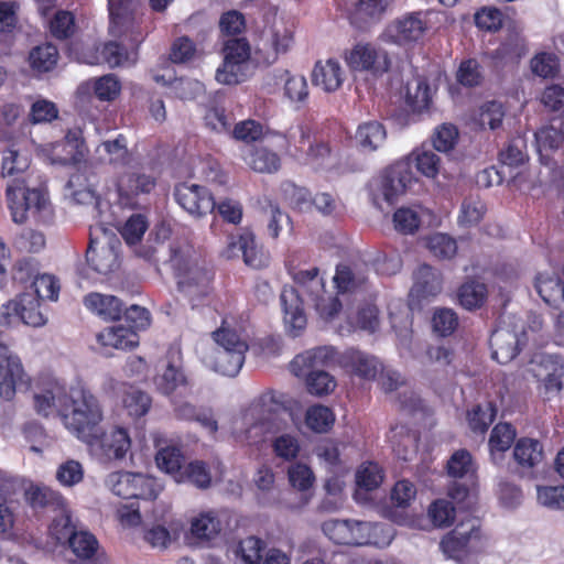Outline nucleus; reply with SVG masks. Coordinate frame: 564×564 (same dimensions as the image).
I'll return each mask as SVG.
<instances>
[{"mask_svg":"<svg viewBox=\"0 0 564 564\" xmlns=\"http://www.w3.org/2000/svg\"><path fill=\"white\" fill-rule=\"evenodd\" d=\"M296 288L284 289L281 302L284 308V321L292 336L296 337L306 326V316L300 303L311 302L324 319H330L341 308L337 297L325 291L323 279L318 278V269L299 271L294 274Z\"/></svg>","mask_w":564,"mask_h":564,"instance_id":"f257e3e1","label":"nucleus"},{"mask_svg":"<svg viewBox=\"0 0 564 564\" xmlns=\"http://www.w3.org/2000/svg\"><path fill=\"white\" fill-rule=\"evenodd\" d=\"M64 426L82 442L90 440L101 427L102 408L98 399L84 388H73L61 405Z\"/></svg>","mask_w":564,"mask_h":564,"instance_id":"f03ea898","label":"nucleus"},{"mask_svg":"<svg viewBox=\"0 0 564 564\" xmlns=\"http://www.w3.org/2000/svg\"><path fill=\"white\" fill-rule=\"evenodd\" d=\"M7 198L11 210L12 220L17 224H24L31 217L35 220H46L51 204L46 189L35 184L33 178L31 183L22 185V188H15L11 184L7 189Z\"/></svg>","mask_w":564,"mask_h":564,"instance_id":"7ed1b4c3","label":"nucleus"},{"mask_svg":"<svg viewBox=\"0 0 564 564\" xmlns=\"http://www.w3.org/2000/svg\"><path fill=\"white\" fill-rule=\"evenodd\" d=\"M485 546L486 536L478 518L460 521L440 542V549L445 557L457 563H463L470 554L482 551Z\"/></svg>","mask_w":564,"mask_h":564,"instance_id":"20e7f679","label":"nucleus"},{"mask_svg":"<svg viewBox=\"0 0 564 564\" xmlns=\"http://www.w3.org/2000/svg\"><path fill=\"white\" fill-rule=\"evenodd\" d=\"M213 338L217 344L212 356L214 370L224 376L235 377L240 371L249 349L247 336L223 326L213 333Z\"/></svg>","mask_w":564,"mask_h":564,"instance_id":"39448f33","label":"nucleus"},{"mask_svg":"<svg viewBox=\"0 0 564 564\" xmlns=\"http://www.w3.org/2000/svg\"><path fill=\"white\" fill-rule=\"evenodd\" d=\"M330 354L326 348H317L305 354L297 355L291 362V371L296 377H306V386L312 394L324 395L330 393L335 387V379L326 371L318 369Z\"/></svg>","mask_w":564,"mask_h":564,"instance_id":"423d86ee","label":"nucleus"},{"mask_svg":"<svg viewBox=\"0 0 564 564\" xmlns=\"http://www.w3.org/2000/svg\"><path fill=\"white\" fill-rule=\"evenodd\" d=\"M108 6L110 33L116 37H123L131 47H138L144 39L139 0H108Z\"/></svg>","mask_w":564,"mask_h":564,"instance_id":"0eeeda50","label":"nucleus"},{"mask_svg":"<svg viewBox=\"0 0 564 564\" xmlns=\"http://www.w3.org/2000/svg\"><path fill=\"white\" fill-rule=\"evenodd\" d=\"M528 343L525 325L521 319H503L492 332L490 347L499 364L512 361Z\"/></svg>","mask_w":564,"mask_h":564,"instance_id":"6e6552de","label":"nucleus"},{"mask_svg":"<svg viewBox=\"0 0 564 564\" xmlns=\"http://www.w3.org/2000/svg\"><path fill=\"white\" fill-rule=\"evenodd\" d=\"M107 487L123 499L154 500L161 487L154 478L130 471H116L108 475Z\"/></svg>","mask_w":564,"mask_h":564,"instance_id":"1a4fd4ad","label":"nucleus"},{"mask_svg":"<svg viewBox=\"0 0 564 564\" xmlns=\"http://www.w3.org/2000/svg\"><path fill=\"white\" fill-rule=\"evenodd\" d=\"M411 174L405 164H397L386 170L369 183V192L376 207L383 210L382 203L391 206L405 192Z\"/></svg>","mask_w":564,"mask_h":564,"instance_id":"9d476101","label":"nucleus"},{"mask_svg":"<svg viewBox=\"0 0 564 564\" xmlns=\"http://www.w3.org/2000/svg\"><path fill=\"white\" fill-rule=\"evenodd\" d=\"M224 63L216 72L218 83L235 85L242 80V67L250 57L251 48L245 37H232L224 43Z\"/></svg>","mask_w":564,"mask_h":564,"instance_id":"9b49d317","label":"nucleus"},{"mask_svg":"<svg viewBox=\"0 0 564 564\" xmlns=\"http://www.w3.org/2000/svg\"><path fill=\"white\" fill-rule=\"evenodd\" d=\"M176 203L192 217L199 219L212 214L216 202L210 191L194 183H181L174 188Z\"/></svg>","mask_w":564,"mask_h":564,"instance_id":"f8f14e48","label":"nucleus"},{"mask_svg":"<svg viewBox=\"0 0 564 564\" xmlns=\"http://www.w3.org/2000/svg\"><path fill=\"white\" fill-rule=\"evenodd\" d=\"M212 280L210 270L205 267H195L178 278L177 289L183 299L195 308L208 301L213 291Z\"/></svg>","mask_w":564,"mask_h":564,"instance_id":"ddd939ff","label":"nucleus"},{"mask_svg":"<svg viewBox=\"0 0 564 564\" xmlns=\"http://www.w3.org/2000/svg\"><path fill=\"white\" fill-rule=\"evenodd\" d=\"M28 384L29 378L19 357L0 343V397L6 401H11L17 389Z\"/></svg>","mask_w":564,"mask_h":564,"instance_id":"4468645a","label":"nucleus"},{"mask_svg":"<svg viewBox=\"0 0 564 564\" xmlns=\"http://www.w3.org/2000/svg\"><path fill=\"white\" fill-rule=\"evenodd\" d=\"M85 443L91 452L106 459H122L131 447V440L127 430L117 426L111 427L108 432H104L100 427Z\"/></svg>","mask_w":564,"mask_h":564,"instance_id":"2eb2a0df","label":"nucleus"},{"mask_svg":"<svg viewBox=\"0 0 564 564\" xmlns=\"http://www.w3.org/2000/svg\"><path fill=\"white\" fill-rule=\"evenodd\" d=\"M348 66L354 70H369L381 75L389 70L391 61L388 53L369 43H358L345 55Z\"/></svg>","mask_w":564,"mask_h":564,"instance_id":"dca6fc26","label":"nucleus"},{"mask_svg":"<svg viewBox=\"0 0 564 564\" xmlns=\"http://www.w3.org/2000/svg\"><path fill=\"white\" fill-rule=\"evenodd\" d=\"M293 44V34L283 22H274L264 29L261 35L257 53L267 64H273L279 56L286 54Z\"/></svg>","mask_w":564,"mask_h":564,"instance_id":"f3484780","label":"nucleus"},{"mask_svg":"<svg viewBox=\"0 0 564 564\" xmlns=\"http://www.w3.org/2000/svg\"><path fill=\"white\" fill-rule=\"evenodd\" d=\"M533 285L544 303L558 311L556 325L564 332V281L555 272H541Z\"/></svg>","mask_w":564,"mask_h":564,"instance_id":"a211bd4d","label":"nucleus"},{"mask_svg":"<svg viewBox=\"0 0 564 564\" xmlns=\"http://www.w3.org/2000/svg\"><path fill=\"white\" fill-rule=\"evenodd\" d=\"M370 522L332 520L323 525L324 532L338 544L362 545L369 542Z\"/></svg>","mask_w":564,"mask_h":564,"instance_id":"6ab92c4d","label":"nucleus"},{"mask_svg":"<svg viewBox=\"0 0 564 564\" xmlns=\"http://www.w3.org/2000/svg\"><path fill=\"white\" fill-rule=\"evenodd\" d=\"M427 31L426 14L411 12L395 20L388 29L389 36L398 44H410L423 39Z\"/></svg>","mask_w":564,"mask_h":564,"instance_id":"aec40b11","label":"nucleus"},{"mask_svg":"<svg viewBox=\"0 0 564 564\" xmlns=\"http://www.w3.org/2000/svg\"><path fill=\"white\" fill-rule=\"evenodd\" d=\"M227 259L242 257L245 263L253 269H261L269 262L267 252L259 248L254 236L251 232H245L238 238L232 239L224 252Z\"/></svg>","mask_w":564,"mask_h":564,"instance_id":"412c9836","label":"nucleus"},{"mask_svg":"<svg viewBox=\"0 0 564 564\" xmlns=\"http://www.w3.org/2000/svg\"><path fill=\"white\" fill-rule=\"evenodd\" d=\"M87 153V148L79 128L69 129L63 141L56 143L52 151V163L68 165L80 162Z\"/></svg>","mask_w":564,"mask_h":564,"instance_id":"4be33fe9","label":"nucleus"},{"mask_svg":"<svg viewBox=\"0 0 564 564\" xmlns=\"http://www.w3.org/2000/svg\"><path fill=\"white\" fill-rule=\"evenodd\" d=\"M29 167L30 160L28 155L13 149L4 152L1 175L7 180V187L13 184L15 188H22V185L31 183L32 176L29 173Z\"/></svg>","mask_w":564,"mask_h":564,"instance_id":"5701e85b","label":"nucleus"},{"mask_svg":"<svg viewBox=\"0 0 564 564\" xmlns=\"http://www.w3.org/2000/svg\"><path fill=\"white\" fill-rule=\"evenodd\" d=\"M67 543L82 564H109L107 556L99 552L98 541L90 532L77 531Z\"/></svg>","mask_w":564,"mask_h":564,"instance_id":"b1692460","label":"nucleus"},{"mask_svg":"<svg viewBox=\"0 0 564 564\" xmlns=\"http://www.w3.org/2000/svg\"><path fill=\"white\" fill-rule=\"evenodd\" d=\"M343 362L346 369L364 380H373L382 370L377 357L357 349L347 350L343 356Z\"/></svg>","mask_w":564,"mask_h":564,"instance_id":"393cba45","label":"nucleus"},{"mask_svg":"<svg viewBox=\"0 0 564 564\" xmlns=\"http://www.w3.org/2000/svg\"><path fill=\"white\" fill-rule=\"evenodd\" d=\"M67 395L63 386L57 382H48L34 392V409L37 414L43 416H48L54 411L61 415V405L64 404Z\"/></svg>","mask_w":564,"mask_h":564,"instance_id":"a878e982","label":"nucleus"},{"mask_svg":"<svg viewBox=\"0 0 564 564\" xmlns=\"http://www.w3.org/2000/svg\"><path fill=\"white\" fill-rule=\"evenodd\" d=\"M345 73L338 61H318L312 72V82L326 93L336 91L344 82Z\"/></svg>","mask_w":564,"mask_h":564,"instance_id":"bb28decb","label":"nucleus"},{"mask_svg":"<svg viewBox=\"0 0 564 564\" xmlns=\"http://www.w3.org/2000/svg\"><path fill=\"white\" fill-rule=\"evenodd\" d=\"M441 273L429 264H422L414 273V284L410 295L417 299H427L437 295L442 291Z\"/></svg>","mask_w":564,"mask_h":564,"instance_id":"cd10ccee","label":"nucleus"},{"mask_svg":"<svg viewBox=\"0 0 564 564\" xmlns=\"http://www.w3.org/2000/svg\"><path fill=\"white\" fill-rule=\"evenodd\" d=\"M86 259L90 267L100 274L111 273L120 264L119 253L115 245L95 246L93 240L87 249Z\"/></svg>","mask_w":564,"mask_h":564,"instance_id":"c85d7f7f","label":"nucleus"},{"mask_svg":"<svg viewBox=\"0 0 564 564\" xmlns=\"http://www.w3.org/2000/svg\"><path fill=\"white\" fill-rule=\"evenodd\" d=\"M513 458L523 471H530L543 462V446L538 440L522 437L514 445Z\"/></svg>","mask_w":564,"mask_h":564,"instance_id":"c756f323","label":"nucleus"},{"mask_svg":"<svg viewBox=\"0 0 564 564\" xmlns=\"http://www.w3.org/2000/svg\"><path fill=\"white\" fill-rule=\"evenodd\" d=\"M538 151L541 155L564 148V118L553 119L535 132Z\"/></svg>","mask_w":564,"mask_h":564,"instance_id":"7c9ffc66","label":"nucleus"},{"mask_svg":"<svg viewBox=\"0 0 564 564\" xmlns=\"http://www.w3.org/2000/svg\"><path fill=\"white\" fill-rule=\"evenodd\" d=\"M84 303L88 310L106 321H117L123 312L122 302L113 295L90 293L85 296Z\"/></svg>","mask_w":564,"mask_h":564,"instance_id":"2f4dec72","label":"nucleus"},{"mask_svg":"<svg viewBox=\"0 0 564 564\" xmlns=\"http://www.w3.org/2000/svg\"><path fill=\"white\" fill-rule=\"evenodd\" d=\"M25 500L33 509L57 511L66 506L64 498L57 491L40 485H31L25 490Z\"/></svg>","mask_w":564,"mask_h":564,"instance_id":"473e14b6","label":"nucleus"},{"mask_svg":"<svg viewBox=\"0 0 564 564\" xmlns=\"http://www.w3.org/2000/svg\"><path fill=\"white\" fill-rule=\"evenodd\" d=\"M155 186V180L148 174L129 171L123 173L118 181L120 196L131 197L139 194H148Z\"/></svg>","mask_w":564,"mask_h":564,"instance_id":"72a5a7b5","label":"nucleus"},{"mask_svg":"<svg viewBox=\"0 0 564 564\" xmlns=\"http://www.w3.org/2000/svg\"><path fill=\"white\" fill-rule=\"evenodd\" d=\"M170 267L177 273V276L185 274L192 268L200 267L196 261V252L187 241H176L170 246Z\"/></svg>","mask_w":564,"mask_h":564,"instance_id":"f704fd0d","label":"nucleus"},{"mask_svg":"<svg viewBox=\"0 0 564 564\" xmlns=\"http://www.w3.org/2000/svg\"><path fill=\"white\" fill-rule=\"evenodd\" d=\"M97 339L102 346L116 349H128L138 345L137 333L121 325L105 328L97 335Z\"/></svg>","mask_w":564,"mask_h":564,"instance_id":"c9c22d12","label":"nucleus"},{"mask_svg":"<svg viewBox=\"0 0 564 564\" xmlns=\"http://www.w3.org/2000/svg\"><path fill=\"white\" fill-rule=\"evenodd\" d=\"M155 462L161 470L170 474L175 481L182 482L185 458L181 448L174 445L161 447L155 455Z\"/></svg>","mask_w":564,"mask_h":564,"instance_id":"e433bc0d","label":"nucleus"},{"mask_svg":"<svg viewBox=\"0 0 564 564\" xmlns=\"http://www.w3.org/2000/svg\"><path fill=\"white\" fill-rule=\"evenodd\" d=\"M40 301L41 300L31 292L19 295V319L33 327L43 326L46 319L40 311Z\"/></svg>","mask_w":564,"mask_h":564,"instance_id":"4c0bfd02","label":"nucleus"},{"mask_svg":"<svg viewBox=\"0 0 564 564\" xmlns=\"http://www.w3.org/2000/svg\"><path fill=\"white\" fill-rule=\"evenodd\" d=\"M384 127L378 121H369L360 124L356 133V140L361 148L368 151L377 150L386 140Z\"/></svg>","mask_w":564,"mask_h":564,"instance_id":"58836bf2","label":"nucleus"},{"mask_svg":"<svg viewBox=\"0 0 564 564\" xmlns=\"http://www.w3.org/2000/svg\"><path fill=\"white\" fill-rule=\"evenodd\" d=\"M154 383L163 394H171L178 387L186 384V377L175 364L167 361L162 373L154 378Z\"/></svg>","mask_w":564,"mask_h":564,"instance_id":"ea45409f","label":"nucleus"},{"mask_svg":"<svg viewBox=\"0 0 564 564\" xmlns=\"http://www.w3.org/2000/svg\"><path fill=\"white\" fill-rule=\"evenodd\" d=\"M96 152L102 161L110 164L123 165L128 162V149L122 135L115 140L104 141L97 147Z\"/></svg>","mask_w":564,"mask_h":564,"instance_id":"a19ab883","label":"nucleus"},{"mask_svg":"<svg viewBox=\"0 0 564 564\" xmlns=\"http://www.w3.org/2000/svg\"><path fill=\"white\" fill-rule=\"evenodd\" d=\"M389 441L395 454L404 459H409V455L414 452L416 437L404 425L392 426L389 433Z\"/></svg>","mask_w":564,"mask_h":564,"instance_id":"79ce46f5","label":"nucleus"},{"mask_svg":"<svg viewBox=\"0 0 564 564\" xmlns=\"http://www.w3.org/2000/svg\"><path fill=\"white\" fill-rule=\"evenodd\" d=\"M487 297V288L478 281H468L458 290V301L460 305L468 310L480 307Z\"/></svg>","mask_w":564,"mask_h":564,"instance_id":"37998d69","label":"nucleus"},{"mask_svg":"<svg viewBox=\"0 0 564 564\" xmlns=\"http://www.w3.org/2000/svg\"><path fill=\"white\" fill-rule=\"evenodd\" d=\"M516 435V430L509 423H499L492 429L489 447L494 460L497 459V454H501L511 447Z\"/></svg>","mask_w":564,"mask_h":564,"instance_id":"c03bdc74","label":"nucleus"},{"mask_svg":"<svg viewBox=\"0 0 564 564\" xmlns=\"http://www.w3.org/2000/svg\"><path fill=\"white\" fill-rule=\"evenodd\" d=\"M496 416V408L491 402L475 405L467 413L468 425L475 433H485Z\"/></svg>","mask_w":564,"mask_h":564,"instance_id":"a18cd8bd","label":"nucleus"},{"mask_svg":"<svg viewBox=\"0 0 564 564\" xmlns=\"http://www.w3.org/2000/svg\"><path fill=\"white\" fill-rule=\"evenodd\" d=\"M58 51L53 44H43L34 47L29 55L30 64L40 72L51 70L57 63Z\"/></svg>","mask_w":564,"mask_h":564,"instance_id":"49530a36","label":"nucleus"},{"mask_svg":"<svg viewBox=\"0 0 564 564\" xmlns=\"http://www.w3.org/2000/svg\"><path fill=\"white\" fill-rule=\"evenodd\" d=\"M248 164L256 172L273 173L280 169V158L265 148H257L250 153Z\"/></svg>","mask_w":564,"mask_h":564,"instance_id":"de8ad7c7","label":"nucleus"},{"mask_svg":"<svg viewBox=\"0 0 564 564\" xmlns=\"http://www.w3.org/2000/svg\"><path fill=\"white\" fill-rule=\"evenodd\" d=\"M265 543L257 536H247L241 540L236 549L237 557H240L245 564H259Z\"/></svg>","mask_w":564,"mask_h":564,"instance_id":"09e8293b","label":"nucleus"},{"mask_svg":"<svg viewBox=\"0 0 564 564\" xmlns=\"http://www.w3.org/2000/svg\"><path fill=\"white\" fill-rule=\"evenodd\" d=\"M383 480V474L380 466L376 463L362 464L356 473V484L358 490L371 491L380 486Z\"/></svg>","mask_w":564,"mask_h":564,"instance_id":"8fccbe9b","label":"nucleus"},{"mask_svg":"<svg viewBox=\"0 0 564 564\" xmlns=\"http://www.w3.org/2000/svg\"><path fill=\"white\" fill-rule=\"evenodd\" d=\"M61 514L55 517L50 525V534L57 543L64 544L77 532L76 525L72 522L66 506L59 509Z\"/></svg>","mask_w":564,"mask_h":564,"instance_id":"3c124183","label":"nucleus"},{"mask_svg":"<svg viewBox=\"0 0 564 564\" xmlns=\"http://www.w3.org/2000/svg\"><path fill=\"white\" fill-rule=\"evenodd\" d=\"M185 481L202 489L208 488L212 482V475L207 465L202 460H194L185 465L182 470V482Z\"/></svg>","mask_w":564,"mask_h":564,"instance_id":"603ef678","label":"nucleus"},{"mask_svg":"<svg viewBox=\"0 0 564 564\" xmlns=\"http://www.w3.org/2000/svg\"><path fill=\"white\" fill-rule=\"evenodd\" d=\"M220 530V521L210 512L200 514L192 521L191 531L193 535L200 540H212Z\"/></svg>","mask_w":564,"mask_h":564,"instance_id":"864d4df0","label":"nucleus"},{"mask_svg":"<svg viewBox=\"0 0 564 564\" xmlns=\"http://www.w3.org/2000/svg\"><path fill=\"white\" fill-rule=\"evenodd\" d=\"M531 70L542 78H553L560 70L558 58L553 53H539L530 62Z\"/></svg>","mask_w":564,"mask_h":564,"instance_id":"5fc2aeb1","label":"nucleus"},{"mask_svg":"<svg viewBox=\"0 0 564 564\" xmlns=\"http://www.w3.org/2000/svg\"><path fill=\"white\" fill-rule=\"evenodd\" d=\"M366 281L367 278L364 274L355 272L347 265H338L334 276V282L341 293L355 291L362 286Z\"/></svg>","mask_w":564,"mask_h":564,"instance_id":"6e6d98bb","label":"nucleus"},{"mask_svg":"<svg viewBox=\"0 0 564 564\" xmlns=\"http://www.w3.org/2000/svg\"><path fill=\"white\" fill-rule=\"evenodd\" d=\"M430 252L440 259H451L457 251L456 241L445 234H435L427 239Z\"/></svg>","mask_w":564,"mask_h":564,"instance_id":"4d7b16f0","label":"nucleus"},{"mask_svg":"<svg viewBox=\"0 0 564 564\" xmlns=\"http://www.w3.org/2000/svg\"><path fill=\"white\" fill-rule=\"evenodd\" d=\"M458 326V317L451 308H437L432 318L433 330L440 336L446 337L453 334Z\"/></svg>","mask_w":564,"mask_h":564,"instance_id":"13d9d810","label":"nucleus"},{"mask_svg":"<svg viewBox=\"0 0 564 564\" xmlns=\"http://www.w3.org/2000/svg\"><path fill=\"white\" fill-rule=\"evenodd\" d=\"M486 212L485 204L478 197H467L462 203L458 223L464 226L478 224Z\"/></svg>","mask_w":564,"mask_h":564,"instance_id":"bf43d9fd","label":"nucleus"},{"mask_svg":"<svg viewBox=\"0 0 564 564\" xmlns=\"http://www.w3.org/2000/svg\"><path fill=\"white\" fill-rule=\"evenodd\" d=\"M84 176L79 173L73 174L66 186L70 191V196L79 205H97V196L89 187H82Z\"/></svg>","mask_w":564,"mask_h":564,"instance_id":"052dcab7","label":"nucleus"},{"mask_svg":"<svg viewBox=\"0 0 564 564\" xmlns=\"http://www.w3.org/2000/svg\"><path fill=\"white\" fill-rule=\"evenodd\" d=\"M406 98L414 110L422 111L427 109L431 102V93L427 83L423 79H416L414 87L412 84H409Z\"/></svg>","mask_w":564,"mask_h":564,"instance_id":"680f3d73","label":"nucleus"},{"mask_svg":"<svg viewBox=\"0 0 564 564\" xmlns=\"http://www.w3.org/2000/svg\"><path fill=\"white\" fill-rule=\"evenodd\" d=\"M32 292L40 300L56 301L59 293V284L56 278L52 274L36 275L32 282Z\"/></svg>","mask_w":564,"mask_h":564,"instance_id":"e2e57ef3","label":"nucleus"},{"mask_svg":"<svg viewBox=\"0 0 564 564\" xmlns=\"http://www.w3.org/2000/svg\"><path fill=\"white\" fill-rule=\"evenodd\" d=\"M448 475L454 478H463L475 473L471 455L467 451H457L447 462Z\"/></svg>","mask_w":564,"mask_h":564,"instance_id":"0e129e2a","label":"nucleus"},{"mask_svg":"<svg viewBox=\"0 0 564 564\" xmlns=\"http://www.w3.org/2000/svg\"><path fill=\"white\" fill-rule=\"evenodd\" d=\"M123 402L129 414L134 417L145 415L151 406L150 395L137 389H131L127 392Z\"/></svg>","mask_w":564,"mask_h":564,"instance_id":"69168bd1","label":"nucleus"},{"mask_svg":"<svg viewBox=\"0 0 564 564\" xmlns=\"http://www.w3.org/2000/svg\"><path fill=\"white\" fill-rule=\"evenodd\" d=\"M333 422L334 415L326 406L315 405L310 408L306 412V424L315 432H326Z\"/></svg>","mask_w":564,"mask_h":564,"instance_id":"338daca9","label":"nucleus"},{"mask_svg":"<svg viewBox=\"0 0 564 564\" xmlns=\"http://www.w3.org/2000/svg\"><path fill=\"white\" fill-rule=\"evenodd\" d=\"M503 116L505 112L500 102L488 101L480 107L478 121L482 128L488 127L495 130L501 126Z\"/></svg>","mask_w":564,"mask_h":564,"instance_id":"774afa93","label":"nucleus"}]
</instances>
